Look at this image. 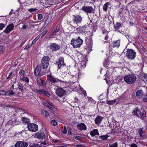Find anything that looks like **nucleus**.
Masks as SVG:
<instances>
[{
    "label": "nucleus",
    "instance_id": "f257e3e1",
    "mask_svg": "<svg viewBox=\"0 0 147 147\" xmlns=\"http://www.w3.org/2000/svg\"><path fill=\"white\" fill-rule=\"evenodd\" d=\"M78 34L75 33L74 36L75 37H78L77 39L73 38L71 42V44L72 45L74 48H79L82 44L83 40L80 38L79 36H77Z\"/></svg>",
    "mask_w": 147,
    "mask_h": 147
},
{
    "label": "nucleus",
    "instance_id": "f03ea898",
    "mask_svg": "<svg viewBox=\"0 0 147 147\" xmlns=\"http://www.w3.org/2000/svg\"><path fill=\"white\" fill-rule=\"evenodd\" d=\"M136 79V77L134 74L127 75L125 76L124 78V81L129 84H131L134 83Z\"/></svg>",
    "mask_w": 147,
    "mask_h": 147
},
{
    "label": "nucleus",
    "instance_id": "7ed1b4c3",
    "mask_svg": "<svg viewBox=\"0 0 147 147\" xmlns=\"http://www.w3.org/2000/svg\"><path fill=\"white\" fill-rule=\"evenodd\" d=\"M50 60L49 58L47 56L43 57L41 59L40 67L43 69H47L49 65Z\"/></svg>",
    "mask_w": 147,
    "mask_h": 147
},
{
    "label": "nucleus",
    "instance_id": "20e7f679",
    "mask_svg": "<svg viewBox=\"0 0 147 147\" xmlns=\"http://www.w3.org/2000/svg\"><path fill=\"white\" fill-rule=\"evenodd\" d=\"M48 78L49 80L53 85L58 86V84L65 83L67 82L66 81H63L56 78H54L51 75L49 76Z\"/></svg>",
    "mask_w": 147,
    "mask_h": 147
},
{
    "label": "nucleus",
    "instance_id": "39448f33",
    "mask_svg": "<svg viewBox=\"0 0 147 147\" xmlns=\"http://www.w3.org/2000/svg\"><path fill=\"white\" fill-rule=\"evenodd\" d=\"M126 56L129 59L133 60L136 57V52L132 49H128L127 50Z\"/></svg>",
    "mask_w": 147,
    "mask_h": 147
},
{
    "label": "nucleus",
    "instance_id": "423d86ee",
    "mask_svg": "<svg viewBox=\"0 0 147 147\" xmlns=\"http://www.w3.org/2000/svg\"><path fill=\"white\" fill-rule=\"evenodd\" d=\"M49 48L50 51L53 52L59 50L61 47L57 43H51L49 45Z\"/></svg>",
    "mask_w": 147,
    "mask_h": 147
},
{
    "label": "nucleus",
    "instance_id": "0eeeda50",
    "mask_svg": "<svg viewBox=\"0 0 147 147\" xmlns=\"http://www.w3.org/2000/svg\"><path fill=\"white\" fill-rule=\"evenodd\" d=\"M28 130L32 132H36L38 130V126L34 123H30L28 126Z\"/></svg>",
    "mask_w": 147,
    "mask_h": 147
},
{
    "label": "nucleus",
    "instance_id": "6e6552de",
    "mask_svg": "<svg viewBox=\"0 0 147 147\" xmlns=\"http://www.w3.org/2000/svg\"><path fill=\"white\" fill-rule=\"evenodd\" d=\"M43 104L51 110L54 111L56 109L55 107L53 105V103L50 101L43 102Z\"/></svg>",
    "mask_w": 147,
    "mask_h": 147
},
{
    "label": "nucleus",
    "instance_id": "1a4fd4ad",
    "mask_svg": "<svg viewBox=\"0 0 147 147\" xmlns=\"http://www.w3.org/2000/svg\"><path fill=\"white\" fill-rule=\"evenodd\" d=\"M28 143L24 141H18L15 144V147H27Z\"/></svg>",
    "mask_w": 147,
    "mask_h": 147
},
{
    "label": "nucleus",
    "instance_id": "9d476101",
    "mask_svg": "<svg viewBox=\"0 0 147 147\" xmlns=\"http://www.w3.org/2000/svg\"><path fill=\"white\" fill-rule=\"evenodd\" d=\"M56 92L58 96L61 97L65 95V91L63 88H60L56 90Z\"/></svg>",
    "mask_w": 147,
    "mask_h": 147
},
{
    "label": "nucleus",
    "instance_id": "9b49d317",
    "mask_svg": "<svg viewBox=\"0 0 147 147\" xmlns=\"http://www.w3.org/2000/svg\"><path fill=\"white\" fill-rule=\"evenodd\" d=\"M14 27V25L13 23L9 24L7 27L4 32L7 34H9L13 29Z\"/></svg>",
    "mask_w": 147,
    "mask_h": 147
},
{
    "label": "nucleus",
    "instance_id": "f8f14e48",
    "mask_svg": "<svg viewBox=\"0 0 147 147\" xmlns=\"http://www.w3.org/2000/svg\"><path fill=\"white\" fill-rule=\"evenodd\" d=\"M74 17L73 19L74 23H76L77 24L78 23H80L82 20V17L78 15H73Z\"/></svg>",
    "mask_w": 147,
    "mask_h": 147
},
{
    "label": "nucleus",
    "instance_id": "ddd939ff",
    "mask_svg": "<svg viewBox=\"0 0 147 147\" xmlns=\"http://www.w3.org/2000/svg\"><path fill=\"white\" fill-rule=\"evenodd\" d=\"M59 69H60L61 66L65 65L64 62V60L63 58L60 57L59 60V61L57 63Z\"/></svg>",
    "mask_w": 147,
    "mask_h": 147
},
{
    "label": "nucleus",
    "instance_id": "4468645a",
    "mask_svg": "<svg viewBox=\"0 0 147 147\" xmlns=\"http://www.w3.org/2000/svg\"><path fill=\"white\" fill-rule=\"evenodd\" d=\"M77 127L78 129L81 131L86 129V126L84 123H81L78 124Z\"/></svg>",
    "mask_w": 147,
    "mask_h": 147
},
{
    "label": "nucleus",
    "instance_id": "2eb2a0df",
    "mask_svg": "<svg viewBox=\"0 0 147 147\" xmlns=\"http://www.w3.org/2000/svg\"><path fill=\"white\" fill-rule=\"evenodd\" d=\"M103 119V117H102L100 116H97L94 120L95 124L97 125H99L100 124Z\"/></svg>",
    "mask_w": 147,
    "mask_h": 147
},
{
    "label": "nucleus",
    "instance_id": "dca6fc26",
    "mask_svg": "<svg viewBox=\"0 0 147 147\" xmlns=\"http://www.w3.org/2000/svg\"><path fill=\"white\" fill-rule=\"evenodd\" d=\"M136 96L138 98H141L144 95V93L142 90H138L136 92Z\"/></svg>",
    "mask_w": 147,
    "mask_h": 147
},
{
    "label": "nucleus",
    "instance_id": "f3484780",
    "mask_svg": "<svg viewBox=\"0 0 147 147\" xmlns=\"http://www.w3.org/2000/svg\"><path fill=\"white\" fill-rule=\"evenodd\" d=\"M41 68L39 65L37 66L34 71V74L36 76H38L39 75L41 71Z\"/></svg>",
    "mask_w": 147,
    "mask_h": 147
},
{
    "label": "nucleus",
    "instance_id": "a211bd4d",
    "mask_svg": "<svg viewBox=\"0 0 147 147\" xmlns=\"http://www.w3.org/2000/svg\"><path fill=\"white\" fill-rule=\"evenodd\" d=\"M59 30V29L56 27L53 30V32L50 34L49 37L51 38H53L54 36L57 35V32H58Z\"/></svg>",
    "mask_w": 147,
    "mask_h": 147
},
{
    "label": "nucleus",
    "instance_id": "6ab92c4d",
    "mask_svg": "<svg viewBox=\"0 0 147 147\" xmlns=\"http://www.w3.org/2000/svg\"><path fill=\"white\" fill-rule=\"evenodd\" d=\"M82 10L87 13H91L92 11V7L91 6L83 7L82 8Z\"/></svg>",
    "mask_w": 147,
    "mask_h": 147
},
{
    "label": "nucleus",
    "instance_id": "aec40b11",
    "mask_svg": "<svg viewBox=\"0 0 147 147\" xmlns=\"http://www.w3.org/2000/svg\"><path fill=\"white\" fill-rule=\"evenodd\" d=\"M120 40H115L113 42V47H116L118 48L120 45Z\"/></svg>",
    "mask_w": 147,
    "mask_h": 147
},
{
    "label": "nucleus",
    "instance_id": "412c9836",
    "mask_svg": "<svg viewBox=\"0 0 147 147\" xmlns=\"http://www.w3.org/2000/svg\"><path fill=\"white\" fill-rule=\"evenodd\" d=\"M45 134L44 133L41 132L35 134V136L39 139H41L44 138Z\"/></svg>",
    "mask_w": 147,
    "mask_h": 147
},
{
    "label": "nucleus",
    "instance_id": "4be33fe9",
    "mask_svg": "<svg viewBox=\"0 0 147 147\" xmlns=\"http://www.w3.org/2000/svg\"><path fill=\"white\" fill-rule=\"evenodd\" d=\"M111 5V3L110 2H107L106 3L103 5V10L105 12H107V9L108 6Z\"/></svg>",
    "mask_w": 147,
    "mask_h": 147
},
{
    "label": "nucleus",
    "instance_id": "5701e85b",
    "mask_svg": "<svg viewBox=\"0 0 147 147\" xmlns=\"http://www.w3.org/2000/svg\"><path fill=\"white\" fill-rule=\"evenodd\" d=\"M39 94H42L47 97H49L50 95L47 91L43 89H40V91Z\"/></svg>",
    "mask_w": 147,
    "mask_h": 147
},
{
    "label": "nucleus",
    "instance_id": "b1692460",
    "mask_svg": "<svg viewBox=\"0 0 147 147\" xmlns=\"http://www.w3.org/2000/svg\"><path fill=\"white\" fill-rule=\"evenodd\" d=\"M6 95L7 96H11L14 95L15 93L13 92V91L11 90H9L6 91Z\"/></svg>",
    "mask_w": 147,
    "mask_h": 147
},
{
    "label": "nucleus",
    "instance_id": "393cba45",
    "mask_svg": "<svg viewBox=\"0 0 147 147\" xmlns=\"http://www.w3.org/2000/svg\"><path fill=\"white\" fill-rule=\"evenodd\" d=\"M99 135V134L98 132V130L97 129H94L92 130V138L94 137L95 136H97V137Z\"/></svg>",
    "mask_w": 147,
    "mask_h": 147
},
{
    "label": "nucleus",
    "instance_id": "a878e982",
    "mask_svg": "<svg viewBox=\"0 0 147 147\" xmlns=\"http://www.w3.org/2000/svg\"><path fill=\"white\" fill-rule=\"evenodd\" d=\"M37 82L38 84L40 86H42L43 85L42 80L40 78H38L37 79Z\"/></svg>",
    "mask_w": 147,
    "mask_h": 147
},
{
    "label": "nucleus",
    "instance_id": "bb28decb",
    "mask_svg": "<svg viewBox=\"0 0 147 147\" xmlns=\"http://www.w3.org/2000/svg\"><path fill=\"white\" fill-rule=\"evenodd\" d=\"M41 113L42 115H44L46 117H47L49 115V113L47 111L45 110H42Z\"/></svg>",
    "mask_w": 147,
    "mask_h": 147
},
{
    "label": "nucleus",
    "instance_id": "cd10ccee",
    "mask_svg": "<svg viewBox=\"0 0 147 147\" xmlns=\"http://www.w3.org/2000/svg\"><path fill=\"white\" fill-rule=\"evenodd\" d=\"M138 107L136 108L135 110H134L132 112V114L134 115H136V116L139 118L140 117L139 116L138 113Z\"/></svg>",
    "mask_w": 147,
    "mask_h": 147
},
{
    "label": "nucleus",
    "instance_id": "c85d7f7f",
    "mask_svg": "<svg viewBox=\"0 0 147 147\" xmlns=\"http://www.w3.org/2000/svg\"><path fill=\"white\" fill-rule=\"evenodd\" d=\"M116 102V100L115 99L113 100H107V104L109 105H113Z\"/></svg>",
    "mask_w": 147,
    "mask_h": 147
},
{
    "label": "nucleus",
    "instance_id": "c756f323",
    "mask_svg": "<svg viewBox=\"0 0 147 147\" xmlns=\"http://www.w3.org/2000/svg\"><path fill=\"white\" fill-rule=\"evenodd\" d=\"M121 26L122 25L120 23L117 22L116 23L115 26H114L116 30H117L118 29H119Z\"/></svg>",
    "mask_w": 147,
    "mask_h": 147
},
{
    "label": "nucleus",
    "instance_id": "7c9ffc66",
    "mask_svg": "<svg viewBox=\"0 0 147 147\" xmlns=\"http://www.w3.org/2000/svg\"><path fill=\"white\" fill-rule=\"evenodd\" d=\"M142 80L146 84H147V75L144 74L142 78Z\"/></svg>",
    "mask_w": 147,
    "mask_h": 147
},
{
    "label": "nucleus",
    "instance_id": "2f4dec72",
    "mask_svg": "<svg viewBox=\"0 0 147 147\" xmlns=\"http://www.w3.org/2000/svg\"><path fill=\"white\" fill-rule=\"evenodd\" d=\"M108 136L107 135L100 136L99 137V139H101L102 140H106L107 139L108 137Z\"/></svg>",
    "mask_w": 147,
    "mask_h": 147
},
{
    "label": "nucleus",
    "instance_id": "473e14b6",
    "mask_svg": "<svg viewBox=\"0 0 147 147\" xmlns=\"http://www.w3.org/2000/svg\"><path fill=\"white\" fill-rule=\"evenodd\" d=\"M109 61L108 60H105L104 61L103 63V66L105 67H108V65L109 64Z\"/></svg>",
    "mask_w": 147,
    "mask_h": 147
},
{
    "label": "nucleus",
    "instance_id": "72a5a7b5",
    "mask_svg": "<svg viewBox=\"0 0 147 147\" xmlns=\"http://www.w3.org/2000/svg\"><path fill=\"white\" fill-rule=\"evenodd\" d=\"M22 121L23 122L25 123H27L29 122V119L26 117H23L22 118Z\"/></svg>",
    "mask_w": 147,
    "mask_h": 147
},
{
    "label": "nucleus",
    "instance_id": "f704fd0d",
    "mask_svg": "<svg viewBox=\"0 0 147 147\" xmlns=\"http://www.w3.org/2000/svg\"><path fill=\"white\" fill-rule=\"evenodd\" d=\"M25 71L23 69H20L19 72V74L21 76L20 77H24L25 75Z\"/></svg>",
    "mask_w": 147,
    "mask_h": 147
},
{
    "label": "nucleus",
    "instance_id": "c9c22d12",
    "mask_svg": "<svg viewBox=\"0 0 147 147\" xmlns=\"http://www.w3.org/2000/svg\"><path fill=\"white\" fill-rule=\"evenodd\" d=\"M109 147H119L118 146V144L117 142H115L111 144H110L109 145Z\"/></svg>",
    "mask_w": 147,
    "mask_h": 147
},
{
    "label": "nucleus",
    "instance_id": "e433bc0d",
    "mask_svg": "<svg viewBox=\"0 0 147 147\" xmlns=\"http://www.w3.org/2000/svg\"><path fill=\"white\" fill-rule=\"evenodd\" d=\"M40 36V35H38L32 41V45L34 44L38 40Z\"/></svg>",
    "mask_w": 147,
    "mask_h": 147
},
{
    "label": "nucleus",
    "instance_id": "4c0bfd02",
    "mask_svg": "<svg viewBox=\"0 0 147 147\" xmlns=\"http://www.w3.org/2000/svg\"><path fill=\"white\" fill-rule=\"evenodd\" d=\"M20 79L22 80L25 81L27 83H28L29 82V79L27 77L24 78V77H20Z\"/></svg>",
    "mask_w": 147,
    "mask_h": 147
},
{
    "label": "nucleus",
    "instance_id": "58836bf2",
    "mask_svg": "<svg viewBox=\"0 0 147 147\" xmlns=\"http://www.w3.org/2000/svg\"><path fill=\"white\" fill-rule=\"evenodd\" d=\"M18 88L22 92L24 91V88L23 86L22 85L18 84Z\"/></svg>",
    "mask_w": 147,
    "mask_h": 147
},
{
    "label": "nucleus",
    "instance_id": "ea45409f",
    "mask_svg": "<svg viewBox=\"0 0 147 147\" xmlns=\"http://www.w3.org/2000/svg\"><path fill=\"white\" fill-rule=\"evenodd\" d=\"M146 112L145 111H144L140 115V117L141 119H142L143 118L146 117Z\"/></svg>",
    "mask_w": 147,
    "mask_h": 147
},
{
    "label": "nucleus",
    "instance_id": "a19ab883",
    "mask_svg": "<svg viewBox=\"0 0 147 147\" xmlns=\"http://www.w3.org/2000/svg\"><path fill=\"white\" fill-rule=\"evenodd\" d=\"M51 123L52 125L54 126H56L57 125V122L55 120H52L51 121Z\"/></svg>",
    "mask_w": 147,
    "mask_h": 147
},
{
    "label": "nucleus",
    "instance_id": "79ce46f5",
    "mask_svg": "<svg viewBox=\"0 0 147 147\" xmlns=\"http://www.w3.org/2000/svg\"><path fill=\"white\" fill-rule=\"evenodd\" d=\"M143 129V128H140L138 129V132L139 134H143L144 133Z\"/></svg>",
    "mask_w": 147,
    "mask_h": 147
},
{
    "label": "nucleus",
    "instance_id": "37998d69",
    "mask_svg": "<svg viewBox=\"0 0 147 147\" xmlns=\"http://www.w3.org/2000/svg\"><path fill=\"white\" fill-rule=\"evenodd\" d=\"M38 9L36 8H31L28 9V11L30 13H32L33 12L36 11Z\"/></svg>",
    "mask_w": 147,
    "mask_h": 147
},
{
    "label": "nucleus",
    "instance_id": "c03bdc74",
    "mask_svg": "<svg viewBox=\"0 0 147 147\" xmlns=\"http://www.w3.org/2000/svg\"><path fill=\"white\" fill-rule=\"evenodd\" d=\"M48 32V30H45L44 31H43L42 33L41 34H40V35H42L41 36V38H42Z\"/></svg>",
    "mask_w": 147,
    "mask_h": 147
},
{
    "label": "nucleus",
    "instance_id": "a18cd8bd",
    "mask_svg": "<svg viewBox=\"0 0 147 147\" xmlns=\"http://www.w3.org/2000/svg\"><path fill=\"white\" fill-rule=\"evenodd\" d=\"M50 21L51 20L49 18H47L45 22V25L47 26L48 24L50 22Z\"/></svg>",
    "mask_w": 147,
    "mask_h": 147
},
{
    "label": "nucleus",
    "instance_id": "49530a36",
    "mask_svg": "<svg viewBox=\"0 0 147 147\" xmlns=\"http://www.w3.org/2000/svg\"><path fill=\"white\" fill-rule=\"evenodd\" d=\"M74 138L76 140L80 141L81 139V137L79 136H74Z\"/></svg>",
    "mask_w": 147,
    "mask_h": 147
},
{
    "label": "nucleus",
    "instance_id": "de8ad7c7",
    "mask_svg": "<svg viewBox=\"0 0 147 147\" xmlns=\"http://www.w3.org/2000/svg\"><path fill=\"white\" fill-rule=\"evenodd\" d=\"M142 99L144 102H146L147 101V94L144 95Z\"/></svg>",
    "mask_w": 147,
    "mask_h": 147
},
{
    "label": "nucleus",
    "instance_id": "09e8293b",
    "mask_svg": "<svg viewBox=\"0 0 147 147\" xmlns=\"http://www.w3.org/2000/svg\"><path fill=\"white\" fill-rule=\"evenodd\" d=\"M1 107L3 108H5V107H11L10 105H1Z\"/></svg>",
    "mask_w": 147,
    "mask_h": 147
},
{
    "label": "nucleus",
    "instance_id": "8fccbe9b",
    "mask_svg": "<svg viewBox=\"0 0 147 147\" xmlns=\"http://www.w3.org/2000/svg\"><path fill=\"white\" fill-rule=\"evenodd\" d=\"M38 20H41L42 18V14H40L38 15Z\"/></svg>",
    "mask_w": 147,
    "mask_h": 147
},
{
    "label": "nucleus",
    "instance_id": "3c124183",
    "mask_svg": "<svg viewBox=\"0 0 147 147\" xmlns=\"http://www.w3.org/2000/svg\"><path fill=\"white\" fill-rule=\"evenodd\" d=\"M5 27V25L3 23H0V30H2Z\"/></svg>",
    "mask_w": 147,
    "mask_h": 147
},
{
    "label": "nucleus",
    "instance_id": "603ef678",
    "mask_svg": "<svg viewBox=\"0 0 147 147\" xmlns=\"http://www.w3.org/2000/svg\"><path fill=\"white\" fill-rule=\"evenodd\" d=\"M6 91L3 90H1L0 91V95H6Z\"/></svg>",
    "mask_w": 147,
    "mask_h": 147
},
{
    "label": "nucleus",
    "instance_id": "864d4df0",
    "mask_svg": "<svg viewBox=\"0 0 147 147\" xmlns=\"http://www.w3.org/2000/svg\"><path fill=\"white\" fill-rule=\"evenodd\" d=\"M32 91L33 92H35L36 93H40V90H37L36 89L34 88L33 89H32Z\"/></svg>",
    "mask_w": 147,
    "mask_h": 147
},
{
    "label": "nucleus",
    "instance_id": "5fc2aeb1",
    "mask_svg": "<svg viewBox=\"0 0 147 147\" xmlns=\"http://www.w3.org/2000/svg\"><path fill=\"white\" fill-rule=\"evenodd\" d=\"M79 29H80V31H84L85 30V27L84 26L80 27Z\"/></svg>",
    "mask_w": 147,
    "mask_h": 147
},
{
    "label": "nucleus",
    "instance_id": "6e6d98bb",
    "mask_svg": "<svg viewBox=\"0 0 147 147\" xmlns=\"http://www.w3.org/2000/svg\"><path fill=\"white\" fill-rule=\"evenodd\" d=\"M68 134L70 135L72 133V129L69 127L68 128Z\"/></svg>",
    "mask_w": 147,
    "mask_h": 147
},
{
    "label": "nucleus",
    "instance_id": "4d7b16f0",
    "mask_svg": "<svg viewBox=\"0 0 147 147\" xmlns=\"http://www.w3.org/2000/svg\"><path fill=\"white\" fill-rule=\"evenodd\" d=\"M28 147H38V144H33L32 145H29Z\"/></svg>",
    "mask_w": 147,
    "mask_h": 147
},
{
    "label": "nucleus",
    "instance_id": "13d9d810",
    "mask_svg": "<svg viewBox=\"0 0 147 147\" xmlns=\"http://www.w3.org/2000/svg\"><path fill=\"white\" fill-rule=\"evenodd\" d=\"M43 2V3H45L46 5H49V1L48 0H41Z\"/></svg>",
    "mask_w": 147,
    "mask_h": 147
},
{
    "label": "nucleus",
    "instance_id": "bf43d9fd",
    "mask_svg": "<svg viewBox=\"0 0 147 147\" xmlns=\"http://www.w3.org/2000/svg\"><path fill=\"white\" fill-rule=\"evenodd\" d=\"M5 48L1 46L0 47V53H2L4 51Z\"/></svg>",
    "mask_w": 147,
    "mask_h": 147
},
{
    "label": "nucleus",
    "instance_id": "052dcab7",
    "mask_svg": "<svg viewBox=\"0 0 147 147\" xmlns=\"http://www.w3.org/2000/svg\"><path fill=\"white\" fill-rule=\"evenodd\" d=\"M41 144L42 145V147H44L45 146H47V143H46V142H42L41 143Z\"/></svg>",
    "mask_w": 147,
    "mask_h": 147
},
{
    "label": "nucleus",
    "instance_id": "680f3d73",
    "mask_svg": "<svg viewBox=\"0 0 147 147\" xmlns=\"http://www.w3.org/2000/svg\"><path fill=\"white\" fill-rule=\"evenodd\" d=\"M143 134H139L140 139L142 140L144 139V135H143Z\"/></svg>",
    "mask_w": 147,
    "mask_h": 147
},
{
    "label": "nucleus",
    "instance_id": "e2e57ef3",
    "mask_svg": "<svg viewBox=\"0 0 147 147\" xmlns=\"http://www.w3.org/2000/svg\"><path fill=\"white\" fill-rule=\"evenodd\" d=\"M31 45H27L26 47L24 48V49L25 50H27L28 49L30 48L32 46Z\"/></svg>",
    "mask_w": 147,
    "mask_h": 147
},
{
    "label": "nucleus",
    "instance_id": "0e129e2a",
    "mask_svg": "<svg viewBox=\"0 0 147 147\" xmlns=\"http://www.w3.org/2000/svg\"><path fill=\"white\" fill-rule=\"evenodd\" d=\"M82 90H81L82 91V92L83 93H84V95L85 96H86V91L84 90L83 88H82Z\"/></svg>",
    "mask_w": 147,
    "mask_h": 147
},
{
    "label": "nucleus",
    "instance_id": "69168bd1",
    "mask_svg": "<svg viewBox=\"0 0 147 147\" xmlns=\"http://www.w3.org/2000/svg\"><path fill=\"white\" fill-rule=\"evenodd\" d=\"M66 132H67V129H66V128L65 127L63 129V133L65 134H66Z\"/></svg>",
    "mask_w": 147,
    "mask_h": 147
},
{
    "label": "nucleus",
    "instance_id": "338daca9",
    "mask_svg": "<svg viewBox=\"0 0 147 147\" xmlns=\"http://www.w3.org/2000/svg\"><path fill=\"white\" fill-rule=\"evenodd\" d=\"M90 38H90L89 37V38H88L86 39V43H88V42H87L88 41H88L89 39H90V41H89V43H91V40L90 39Z\"/></svg>",
    "mask_w": 147,
    "mask_h": 147
},
{
    "label": "nucleus",
    "instance_id": "774afa93",
    "mask_svg": "<svg viewBox=\"0 0 147 147\" xmlns=\"http://www.w3.org/2000/svg\"><path fill=\"white\" fill-rule=\"evenodd\" d=\"M131 147H137V146L135 144H132L131 145Z\"/></svg>",
    "mask_w": 147,
    "mask_h": 147
}]
</instances>
